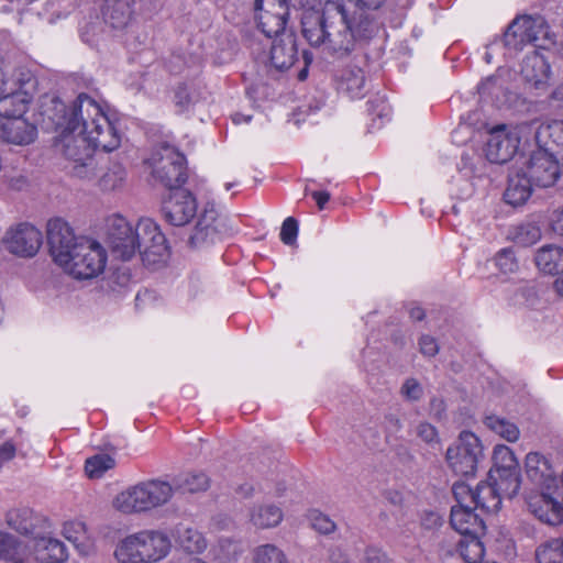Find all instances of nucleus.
Returning <instances> with one entry per match:
<instances>
[{"label": "nucleus", "instance_id": "1", "mask_svg": "<svg viewBox=\"0 0 563 563\" xmlns=\"http://www.w3.org/2000/svg\"><path fill=\"white\" fill-rule=\"evenodd\" d=\"M385 0L327 1L323 10L307 11L302 16V35L313 47L343 57L360 37L373 31V21H363L362 10H376Z\"/></svg>", "mask_w": 563, "mask_h": 563}, {"label": "nucleus", "instance_id": "2", "mask_svg": "<svg viewBox=\"0 0 563 563\" xmlns=\"http://www.w3.org/2000/svg\"><path fill=\"white\" fill-rule=\"evenodd\" d=\"M43 114L56 129H67L88 135L92 144L101 146L103 152H112L121 144V134L106 115L101 107L87 93L78 95L71 107L54 97L43 107Z\"/></svg>", "mask_w": 563, "mask_h": 563}, {"label": "nucleus", "instance_id": "3", "mask_svg": "<svg viewBox=\"0 0 563 563\" xmlns=\"http://www.w3.org/2000/svg\"><path fill=\"white\" fill-rule=\"evenodd\" d=\"M196 197L186 189L176 188L162 205L165 221L176 228L187 225L197 216L195 225L189 230L186 243L190 249H203L220 241L228 232L227 218L213 202H207L197 214Z\"/></svg>", "mask_w": 563, "mask_h": 563}, {"label": "nucleus", "instance_id": "4", "mask_svg": "<svg viewBox=\"0 0 563 563\" xmlns=\"http://www.w3.org/2000/svg\"><path fill=\"white\" fill-rule=\"evenodd\" d=\"M60 134L55 142L57 152L73 163V174L79 178H92L97 175V163L93 157L101 146L92 144L88 135L67 129H59Z\"/></svg>", "mask_w": 563, "mask_h": 563}, {"label": "nucleus", "instance_id": "5", "mask_svg": "<svg viewBox=\"0 0 563 563\" xmlns=\"http://www.w3.org/2000/svg\"><path fill=\"white\" fill-rule=\"evenodd\" d=\"M172 494L168 483L147 481L120 493L114 499V507L125 514L146 511L167 503Z\"/></svg>", "mask_w": 563, "mask_h": 563}, {"label": "nucleus", "instance_id": "6", "mask_svg": "<svg viewBox=\"0 0 563 563\" xmlns=\"http://www.w3.org/2000/svg\"><path fill=\"white\" fill-rule=\"evenodd\" d=\"M107 263V253L103 246L89 238L81 236L77 245L73 246L69 261L60 266L77 279H90L103 272Z\"/></svg>", "mask_w": 563, "mask_h": 563}, {"label": "nucleus", "instance_id": "7", "mask_svg": "<svg viewBox=\"0 0 563 563\" xmlns=\"http://www.w3.org/2000/svg\"><path fill=\"white\" fill-rule=\"evenodd\" d=\"M146 163L152 176L168 189L179 188L187 180L185 156L174 146L166 143L158 145Z\"/></svg>", "mask_w": 563, "mask_h": 563}, {"label": "nucleus", "instance_id": "8", "mask_svg": "<svg viewBox=\"0 0 563 563\" xmlns=\"http://www.w3.org/2000/svg\"><path fill=\"white\" fill-rule=\"evenodd\" d=\"M319 1L302 0L301 4L295 5L290 0H255V11H264L258 16V27L267 37H279L284 32H288L286 30V21L291 9H306L302 13L305 14L307 11H312L311 9Z\"/></svg>", "mask_w": 563, "mask_h": 563}, {"label": "nucleus", "instance_id": "9", "mask_svg": "<svg viewBox=\"0 0 563 563\" xmlns=\"http://www.w3.org/2000/svg\"><path fill=\"white\" fill-rule=\"evenodd\" d=\"M548 29L545 20L540 15L518 16L508 25L503 42L515 51L522 49L526 44L541 46L539 42L548 37Z\"/></svg>", "mask_w": 563, "mask_h": 563}, {"label": "nucleus", "instance_id": "10", "mask_svg": "<svg viewBox=\"0 0 563 563\" xmlns=\"http://www.w3.org/2000/svg\"><path fill=\"white\" fill-rule=\"evenodd\" d=\"M483 446L479 439L472 432L464 431L457 441L446 451V461L452 471L462 476L475 474Z\"/></svg>", "mask_w": 563, "mask_h": 563}, {"label": "nucleus", "instance_id": "11", "mask_svg": "<svg viewBox=\"0 0 563 563\" xmlns=\"http://www.w3.org/2000/svg\"><path fill=\"white\" fill-rule=\"evenodd\" d=\"M108 242L113 256L122 261L131 260L142 247L137 225L133 228L123 217L110 220Z\"/></svg>", "mask_w": 563, "mask_h": 563}, {"label": "nucleus", "instance_id": "12", "mask_svg": "<svg viewBox=\"0 0 563 563\" xmlns=\"http://www.w3.org/2000/svg\"><path fill=\"white\" fill-rule=\"evenodd\" d=\"M137 232L142 244L140 255L147 266L166 262L169 251L167 240L158 225L151 219H142L137 223Z\"/></svg>", "mask_w": 563, "mask_h": 563}, {"label": "nucleus", "instance_id": "13", "mask_svg": "<svg viewBox=\"0 0 563 563\" xmlns=\"http://www.w3.org/2000/svg\"><path fill=\"white\" fill-rule=\"evenodd\" d=\"M70 225L60 218L52 219L47 223V243L49 253L59 266L69 261L73 246L77 245L78 239Z\"/></svg>", "mask_w": 563, "mask_h": 563}, {"label": "nucleus", "instance_id": "14", "mask_svg": "<svg viewBox=\"0 0 563 563\" xmlns=\"http://www.w3.org/2000/svg\"><path fill=\"white\" fill-rule=\"evenodd\" d=\"M43 236L40 230L29 223L10 229L3 238L5 249L18 256L32 257L40 250Z\"/></svg>", "mask_w": 563, "mask_h": 563}, {"label": "nucleus", "instance_id": "15", "mask_svg": "<svg viewBox=\"0 0 563 563\" xmlns=\"http://www.w3.org/2000/svg\"><path fill=\"white\" fill-rule=\"evenodd\" d=\"M520 139L517 129L506 130L505 126L494 128L486 141L485 153L489 162L504 164L510 161L519 147Z\"/></svg>", "mask_w": 563, "mask_h": 563}, {"label": "nucleus", "instance_id": "16", "mask_svg": "<svg viewBox=\"0 0 563 563\" xmlns=\"http://www.w3.org/2000/svg\"><path fill=\"white\" fill-rule=\"evenodd\" d=\"M521 169L536 187L541 188L553 186L560 176L558 158L551 156L547 151L533 152Z\"/></svg>", "mask_w": 563, "mask_h": 563}, {"label": "nucleus", "instance_id": "17", "mask_svg": "<svg viewBox=\"0 0 563 563\" xmlns=\"http://www.w3.org/2000/svg\"><path fill=\"white\" fill-rule=\"evenodd\" d=\"M522 80L534 89H545L550 81V65L542 55L533 53L523 58L520 70Z\"/></svg>", "mask_w": 563, "mask_h": 563}, {"label": "nucleus", "instance_id": "18", "mask_svg": "<svg viewBox=\"0 0 563 563\" xmlns=\"http://www.w3.org/2000/svg\"><path fill=\"white\" fill-rule=\"evenodd\" d=\"M297 59L296 35L284 32L273 41L271 48V63L280 71L289 69Z\"/></svg>", "mask_w": 563, "mask_h": 563}, {"label": "nucleus", "instance_id": "19", "mask_svg": "<svg viewBox=\"0 0 563 563\" xmlns=\"http://www.w3.org/2000/svg\"><path fill=\"white\" fill-rule=\"evenodd\" d=\"M474 507H452L450 523L461 537L474 534H484L485 523Z\"/></svg>", "mask_w": 563, "mask_h": 563}, {"label": "nucleus", "instance_id": "20", "mask_svg": "<svg viewBox=\"0 0 563 563\" xmlns=\"http://www.w3.org/2000/svg\"><path fill=\"white\" fill-rule=\"evenodd\" d=\"M538 151L550 152L551 156L563 158V121L542 124L536 131Z\"/></svg>", "mask_w": 563, "mask_h": 563}, {"label": "nucleus", "instance_id": "21", "mask_svg": "<svg viewBox=\"0 0 563 563\" xmlns=\"http://www.w3.org/2000/svg\"><path fill=\"white\" fill-rule=\"evenodd\" d=\"M144 562H156L167 555L170 540L161 531H143L137 533Z\"/></svg>", "mask_w": 563, "mask_h": 563}, {"label": "nucleus", "instance_id": "22", "mask_svg": "<svg viewBox=\"0 0 563 563\" xmlns=\"http://www.w3.org/2000/svg\"><path fill=\"white\" fill-rule=\"evenodd\" d=\"M31 100L32 95L23 87L19 89L10 87L7 92L0 96V115L9 120L23 117Z\"/></svg>", "mask_w": 563, "mask_h": 563}, {"label": "nucleus", "instance_id": "23", "mask_svg": "<svg viewBox=\"0 0 563 563\" xmlns=\"http://www.w3.org/2000/svg\"><path fill=\"white\" fill-rule=\"evenodd\" d=\"M533 186L521 167L517 168L508 177V186L504 194L505 201L515 207L523 205L530 198Z\"/></svg>", "mask_w": 563, "mask_h": 563}, {"label": "nucleus", "instance_id": "24", "mask_svg": "<svg viewBox=\"0 0 563 563\" xmlns=\"http://www.w3.org/2000/svg\"><path fill=\"white\" fill-rule=\"evenodd\" d=\"M33 554L41 563H63L68 554L65 544L51 537H40L33 540Z\"/></svg>", "mask_w": 563, "mask_h": 563}, {"label": "nucleus", "instance_id": "25", "mask_svg": "<svg viewBox=\"0 0 563 563\" xmlns=\"http://www.w3.org/2000/svg\"><path fill=\"white\" fill-rule=\"evenodd\" d=\"M37 129L22 117L11 119L2 125V137L8 143L29 145L36 139Z\"/></svg>", "mask_w": 563, "mask_h": 563}, {"label": "nucleus", "instance_id": "26", "mask_svg": "<svg viewBox=\"0 0 563 563\" xmlns=\"http://www.w3.org/2000/svg\"><path fill=\"white\" fill-rule=\"evenodd\" d=\"M133 0H104L102 16L104 23L114 30L124 29L132 16Z\"/></svg>", "mask_w": 563, "mask_h": 563}, {"label": "nucleus", "instance_id": "27", "mask_svg": "<svg viewBox=\"0 0 563 563\" xmlns=\"http://www.w3.org/2000/svg\"><path fill=\"white\" fill-rule=\"evenodd\" d=\"M534 263L540 272L549 275L563 273V247L548 244L540 247L534 255Z\"/></svg>", "mask_w": 563, "mask_h": 563}, {"label": "nucleus", "instance_id": "28", "mask_svg": "<svg viewBox=\"0 0 563 563\" xmlns=\"http://www.w3.org/2000/svg\"><path fill=\"white\" fill-rule=\"evenodd\" d=\"M501 495L488 479V482L479 483L475 488V496L472 497L474 508L485 512H496L501 505Z\"/></svg>", "mask_w": 563, "mask_h": 563}, {"label": "nucleus", "instance_id": "29", "mask_svg": "<svg viewBox=\"0 0 563 563\" xmlns=\"http://www.w3.org/2000/svg\"><path fill=\"white\" fill-rule=\"evenodd\" d=\"M29 555L27 545L14 536L0 531V559L9 563H24Z\"/></svg>", "mask_w": 563, "mask_h": 563}, {"label": "nucleus", "instance_id": "30", "mask_svg": "<svg viewBox=\"0 0 563 563\" xmlns=\"http://www.w3.org/2000/svg\"><path fill=\"white\" fill-rule=\"evenodd\" d=\"M339 90L351 98H363L365 96V75L358 67H350L342 74Z\"/></svg>", "mask_w": 563, "mask_h": 563}, {"label": "nucleus", "instance_id": "31", "mask_svg": "<svg viewBox=\"0 0 563 563\" xmlns=\"http://www.w3.org/2000/svg\"><path fill=\"white\" fill-rule=\"evenodd\" d=\"M488 479L494 484L501 496L512 498L519 492V470L489 472Z\"/></svg>", "mask_w": 563, "mask_h": 563}, {"label": "nucleus", "instance_id": "32", "mask_svg": "<svg viewBox=\"0 0 563 563\" xmlns=\"http://www.w3.org/2000/svg\"><path fill=\"white\" fill-rule=\"evenodd\" d=\"M176 542L188 553H199L206 549L202 534L185 525H178L174 530Z\"/></svg>", "mask_w": 563, "mask_h": 563}, {"label": "nucleus", "instance_id": "33", "mask_svg": "<svg viewBox=\"0 0 563 563\" xmlns=\"http://www.w3.org/2000/svg\"><path fill=\"white\" fill-rule=\"evenodd\" d=\"M526 473L538 485L544 484L552 477V470L548 460L537 452H530L526 456Z\"/></svg>", "mask_w": 563, "mask_h": 563}, {"label": "nucleus", "instance_id": "34", "mask_svg": "<svg viewBox=\"0 0 563 563\" xmlns=\"http://www.w3.org/2000/svg\"><path fill=\"white\" fill-rule=\"evenodd\" d=\"M282 520V509L273 504L256 506L251 511V521L254 526L262 529L276 527Z\"/></svg>", "mask_w": 563, "mask_h": 563}, {"label": "nucleus", "instance_id": "35", "mask_svg": "<svg viewBox=\"0 0 563 563\" xmlns=\"http://www.w3.org/2000/svg\"><path fill=\"white\" fill-rule=\"evenodd\" d=\"M483 534H472L461 537L457 542V551L466 563H479L484 556L485 549L481 537Z\"/></svg>", "mask_w": 563, "mask_h": 563}, {"label": "nucleus", "instance_id": "36", "mask_svg": "<svg viewBox=\"0 0 563 563\" xmlns=\"http://www.w3.org/2000/svg\"><path fill=\"white\" fill-rule=\"evenodd\" d=\"M114 555L120 563H145L137 533L122 540Z\"/></svg>", "mask_w": 563, "mask_h": 563}, {"label": "nucleus", "instance_id": "37", "mask_svg": "<svg viewBox=\"0 0 563 563\" xmlns=\"http://www.w3.org/2000/svg\"><path fill=\"white\" fill-rule=\"evenodd\" d=\"M8 526L21 534L31 533L36 525V517L30 508L12 509L7 514Z\"/></svg>", "mask_w": 563, "mask_h": 563}, {"label": "nucleus", "instance_id": "38", "mask_svg": "<svg viewBox=\"0 0 563 563\" xmlns=\"http://www.w3.org/2000/svg\"><path fill=\"white\" fill-rule=\"evenodd\" d=\"M484 423L488 429L509 442H515L519 438L518 427L504 418L490 415L485 417Z\"/></svg>", "mask_w": 563, "mask_h": 563}, {"label": "nucleus", "instance_id": "39", "mask_svg": "<svg viewBox=\"0 0 563 563\" xmlns=\"http://www.w3.org/2000/svg\"><path fill=\"white\" fill-rule=\"evenodd\" d=\"M538 563H563V539H552L536 551Z\"/></svg>", "mask_w": 563, "mask_h": 563}, {"label": "nucleus", "instance_id": "40", "mask_svg": "<svg viewBox=\"0 0 563 563\" xmlns=\"http://www.w3.org/2000/svg\"><path fill=\"white\" fill-rule=\"evenodd\" d=\"M494 468L489 472L519 470L514 452L506 445H496L493 453Z\"/></svg>", "mask_w": 563, "mask_h": 563}, {"label": "nucleus", "instance_id": "41", "mask_svg": "<svg viewBox=\"0 0 563 563\" xmlns=\"http://www.w3.org/2000/svg\"><path fill=\"white\" fill-rule=\"evenodd\" d=\"M115 461L108 454H97L86 461L85 471L90 478L101 477L114 467Z\"/></svg>", "mask_w": 563, "mask_h": 563}, {"label": "nucleus", "instance_id": "42", "mask_svg": "<svg viewBox=\"0 0 563 563\" xmlns=\"http://www.w3.org/2000/svg\"><path fill=\"white\" fill-rule=\"evenodd\" d=\"M177 486L184 493H196L207 489L209 478L203 473H190L177 478Z\"/></svg>", "mask_w": 563, "mask_h": 563}, {"label": "nucleus", "instance_id": "43", "mask_svg": "<svg viewBox=\"0 0 563 563\" xmlns=\"http://www.w3.org/2000/svg\"><path fill=\"white\" fill-rule=\"evenodd\" d=\"M255 563H287L284 552L274 544H264L254 551Z\"/></svg>", "mask_w": 563, "mask_h": 563}, {"label": "nucleus", "instance_id": "44", "mask_svg": "<svg viewBox=\"0 0 563 563\" xmlns=\"http://www.w3.org/2000/svg\"><path fill=\"white\" fill-rule=\"evenodd\" d=\"M63 533L68 541L82 551L81 547H84L86 540V526L84 522L73 521L65 523Z\"/></svg>", "mask_w": 563, "mask_h": 563}, {"label": "nucleus", "instance_id": "45", "mask_svg": "<svg viewBox=\"0 0 563 563\" xmlns=\"http://www.w3.org/2000/svg\"><path fill=\"white\" fill-rule=\"evenodd\" d=\"M124 179V167L120 164H115L101 177V186L106 190H114L122 185Z\"/></svg>", "mask_w": 563, "mask_h": 563}, {"label": "nucleus", "instance_id": "46", "mask_svg": "<svg viewBox=\"0 0 563 563\" xmlns=\"http://www.w3.org/2000/svg\"><path fill=\"white\" fill-rule=\"evenodd\" d=\"M541 238V230L534 223H525L517 228L516 240L522 245H531Z\"/></svg>", "mask_w": 563, "mask_h": 563}, {"label": "nucleus", "instance_id": "47", "mask_svg": "<svg viewBox=\"0 0 563 563\" xmlns=\"http://www.w3.org/2000/svg\"><path fill=\"white\" fill-rule=\"evenodd\" d=\"M495 264L504 274L514 273L518 268V262L511 249L500 250L495 256Z\"/></svg>", "mask_w": 563, "mask_h": 563}, {"label": "nucleus", "instance_id": "48", "mask_svg": "<svg viewBox=\"0 0 563 563\" xmlns=\"http://www.w3.org/2000/svg\"><path fill=\"white\" fill-rule=\"evenodd\" d=\"M453 495L457 501L454 507H471L472 497L475 496V489L463 482H457L452 487Z\"/></svg>", "mask_w": 563, "mask_h": 563}, {"label": "nucleus", "instance_id": "49", "mask_svg": "<svg viewBox=\"0 0 563 563\" xmlns=\"http://www.w3.org/2000/svg\"><path fill=\"white\" fill-rule=\"evenodd\" d=\"M310 521L312 528L320 533L329 534L335 530V523L332 521V519L319 511L311 512Z\"/></svg>", "mask_w": 563, "mask_h": 563}, {"label": "nucleus", "instance_id": "50", "mask_svg": "<svg viewBox=\"0 0 563 563\" xmlns=\"http://www.w3.org/2000/svg\"><path fill=\"white\" fill-rule=\"evenodd\" d=\"M297 234L298 222L295 218L288 217L283 222L280 230V240L287 245H292L296 242Z\"/></svg>", "mask_w": 563, "mask_h": 563}, {"label": "nucleus", "instance_id": "51", "mask_svg": "<svg viewBox=\"0 0 563 563\" xmlns=\"http://www.w3.org/2000/svg\"><path fill=\"white\" fill-rule=\"evenodd\" d=\"M421 385L415 378H408L401 386V395L410 401H417L422 397Z\"/></svg>", "mask_w": 563, "mask_h": 563}, {"label": "nucleus", "instance_id": "52", "mask_svg": "<svg viewBox=\"0 0 563 563\" xmlns=\"http://www.w3.org/2000/svg\"><path fill=\"white\" fill-rule=\"evenodd\" d=\"M417 435L428 444H435L439 442L437 429L428 422H420L418 424Z\"/></svg>", "mask_w": 563, "mask_h": 563}, {"label": "nucleus", "instance_id": "53", "mask_svg": "<svg viewBox=\"0 0 563 563\" xmlns=\"http://www.w3.org/2000/svg\"><path fill=\"white\" fill-rule=\"evenodd\" d=\"M420 352L428 357H433L439 352V345L437 340L428 334H423L419 339Z\"/></svg>", "mask_w": 563, "mask_h": 563}, {"label": "nucleus", "instance_id": "54", "mask_svg": "<svg viewBox=\"0 0 563 563\" xmlns=\"http://www.w3.org/2000/svg\"><path fill=\"white\" fill-rule=\"evenodd\" d=\"M365 560L367 563H390L389 556L382 550L375 547H368L365 551Z\"/></svg>", "mask_w": 563, "mask_h": 563}, {"label": "nucleus", "instance_id": "55", "mask_svg": "<svg viewBox=\"0 0 563 563\" xmlns=\"http://www.w3.org/2000/svg\"><path fill=\"white\" fill-rule=\"evenodd\" d=\"M192 102L191 95L187 86L181 85L175 92V103L181 109L187 108Z\"/></svg>", "mask_w": 563, "mask_h": 563}, {"label": "nucleus", "instance_id": "56", "mask_svg": "<svg viewBox=\"0 0 563 563\" xmlns=\"http://www.w3.org/2000/svg\"><path fill=\"white\" fill-rule=\"evenodd\" d=\"M550 227L555 234L563 236V207L552 212Z\"/></svg>", "mask_w": 563, "mask_h": 563}, {"label": "nucleus", "instance_id": "57", "mask_svg": "<svg viewBox=\"0 0 563 563\" xmlns=\"http://www.w3.org/2000/svg\"><path fill=\"white\" fill-rule=\"evenodd\" d=\"M15 456V446L11 442L0 445V466Z\"/></svg>", "mask_w": 563, "mask_h": 563}, {"label": "nucleus", "instance_id": "58", "mask_svg": "<svg viewBox=\"0 0 563 563\" xmlns=\"http://www.w3.org/2000/svg\"><path fill=\"white\" fill-rule=\"evenodd\" d=\"M421 523L427 529H432L442 525L441 517L435 512H427L422 517Z\"/></svg>", "mask_w": 563, "mask_h": 563}, {"label": "nucleus", "instance_id": "59", "mask_svg": "<svg viewBox=\"0 0 563 563\" xmlns=\"http://www.w3.org/2000/svg\"><path fill=\"white\" fill-rule=\"evenodd\" d=\"M494 87H501L498 82V78L492 76L486 78L478 86V90L481 95H490Z\"/></svg>", "mask_w": 563, "mask_h": 563}, {"label": "nucleus", "instance_id": "60", "mask_svg": "<svg viewBox=\"0 0 563 563\" xmlns=\"http://www.w3.org/2000/svg\"><path fill=\"white\" fill-rule=\"evenodd\" d=\"M402 428L400 419L395 415L386 416V429L388 432L396 433Z\"/></svg>", "mask_w": 563, "mask_h": 563}, {"label": "nucleus", "instance_id": "61", "mask_svg": "<svg viewBox=\"0 0 563 563\" xmlns=\"http://www.w3.org/2000/svg\"><path fill=\"white\" fill-rule=\"evenodd\" d=\"M329 560L331 563H349L346 554L339 548L330 550Z\"/></svg>", "mask_w": 563, "mask_h": 563}, {"label": "nucleus", "instance_id": "62", "mask_svg": "<svg viewBox=\"0 0 563 563\" xmlns=\"http://www.w3.org/2000/svg\"><path fill=\"white\" fill-rule=\"evenodd\" d=\"M311 196L316 200L320 210H322L325 203L330 200V194L328 191H313Z\"/></svg>", "mask_w": 563, "mask_h": 563}, {"label": "nucleus", "instance_id": "63", "mask_svg": "<svg viewBox=\"0 0 563 563\" xmlns=\"http://www.w3.org/2000/svg\"><path fill=\"white\" fill-rule=\"evenodd\" d=\"M409 316L412 320L421 321L426 314L421 307L413 306L409 309Z\"/></svg>", "mask_w": 563, "mask_h": 563}, {"label": "nucleus", "instance_id": "64", "mask_svg": "<svg viewBox=\"0 0 563 563\" xmlns=\"http://www.w3.org/2000/svg\"><path fill=\"white\" fill-rule=\"evenodd\" d=\"M14 84H10L7 78H5V75L3 73V70L0 68V96H2L4 92H7L10 87H12Z\"/></svg>", "mask_w": 563, "mask_h": 563}]
</instances>
